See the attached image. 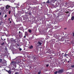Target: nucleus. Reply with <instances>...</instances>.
Segmentation results:
<instances>
[{"label":"nucleus","instance_id":"aec40b11","mask_svg":"<svg viewBox=\"0 0 74 74\" xmlns=\"http://www.w3.org/2000/svg\"><path fill=\"white\" fill-rule=\"evenodd\" d=\"M71 67H72L73 68H74V65L71 66Z\"/></svg>","mask_w":74,"mask_h":74},{"label":"nucleus","instance_id":"9d476101","mask_svg":"<svg viewBox=\"0 0 74 74\" xmlns=\"http://www.w3.org/2000/svg\"><path fill=\"white\" fill-rule=\"evenodd\" d=\"M74 16H73L71 18V19L72 21H73V20H74Z\"/></svg>","mask_w":74,"mask_h":74},{"label":"nucleus","instance_id":"ddd939ff","mask_svg":"<svg viewBox=\"0 0 74 74\" xmlns=\"http://www.w3.org/2000/svg\"><path fill=\"white\" fill-rule=\"evenodd\" d=\"M41 74V71H40L38 72V74Z\"/></svg>","mask_w":74,"mask_h":74},{"label":"nucleus","instance_id":"79ce46f5","mask_svg":"<svg viewBox=\"0 0 74 74\" xmlns=\"http://www.w3.org/2000/svg\"><path fill=\"white\" fill-rule=\"evenodd\" d=\"M6 0L7 1V0Z\"/></svg>","mask_w":74,"mask_h":74},{"label":"nucleus","instance_id":"7c9ffc66","mask_svg":"<svg viewBox=\"0 0 74 74\" xmlns=\"http://www.w3.org/2000/svg\"><path fill=\"white\" fill-rule=\"evenodd\" d=\"M69 12H66V13H69Z\"/></svg>","mask_w":74,"mask_h":74},{"label":"nucleus","instance_id":"6e6552de","mask_svg":"<svg viewBox=\"0 0 74 74\" xmlns=\"http://www.w3.org/2000/svg\"><path fill=\"white\" fill-rule=\"evenodd\" d=\"M1 10H4V7H1Z\"/></svg>","mask_w":74,"mask_h":74},{"label":"nucleus","instance_id":"4468645a","mask_svg":"<svg viewBox=\"0 0 74 74\" xmlns=\"http://www.w3.org/2000/svg\"><path fill=\"white\" fill-rule=\"evenodd\" d=\"M4 44V42H3V43L1 44V45H3Z\"/></svg>","mask_w":74,"mask_h":74},{"label":"nucleus","instance_id":"dca6fc26","mask_svg":"<svg viewBox=\"0 0 74 74\" xmlns=\"http://www.w3.org/2000/svg\"><path fill=\"white\" fill-rule=\"evenodd\" d=\"M15 74H19V73H18V72H16V73H15Z\"/></svg>","mask_w":74,"mask_h":74},{"label":"nucleus","instance_id":"412c9836","mask_svg":"<svg viewBox=\"0 0 74 74\" xmlns=\"http://www.w3.org/2000/svg\"><path fill=\"white\" fill-rule=\"evenodd\" d=\"M49 66V64H48L46 65V67H48Z\"/></svg>","mask_w":74,"mask_h":74},{"label":"nucleus","instance_id":"4c0bfd02","mask_svg":"<svg viewBox=\"0 0 74 74\" xmlns=\"http://www.w3.org/2000/svg\"><path fill=\"white\" fill-rule=\"evenodd\" d=\"M10 23H11V21H10Z\"/></svg>","mask_w":74,"mask_h":74},{"label":"nucleus","instance_id":"5701e85b","mask_svg":"<svg viewBox=\"0 0 74 74\" xmlns=\"http://www.w3.org/2000/svg\"><path fill=\"white\" fill-rule=\"evenodd\" d=\"M5 51H7V48H5Z\"/></svg>","mask_w":74,"mask_h":74},{"label":"nucleus","instance_id":"20e7f679","mask_svg":"<svg viewBox=\"0 0 74 74\" xmlns=\"http://www.w3.org/2000/svg\"><path fill=\"white\" fill-rule=\"evenodd\" d=\"M33 58H34L33 60L35 61V62H36L37 60V58H36L33 57Z\"/></svg>","mask_w":74,"mask_h":74},{"label":"nucleus","instance_id":"2f4dec72","mask_svg":"<svg viewBox=\"0 0 74 74\" xmlns=\"http://www.w3.org/2000/svg\"><path fill=\"white\" fill-rule=\"evenodd\" d=\"M24 38H26V36H24Z\"/></svg>","mask_w":74,"mask_h":74},{"label":"nucleus","instance_id":"7ed1b4c3","mask_svg":"<svg viewBox=\"0 0 74 74\" xmlns=\"http://www.w3.org/2000/svg\"><path fill=\"white\" fill-rule=\"evenodd\" d=\"M7 71L9 74H11V70H9V71Z\"/></svg>","mask_w":74,"mask_h":74},{"label":"nucleus","instance_id":"6ab92c4d","mask_svg":"<svg viewBox=\"0 0 74 74\" xmlns=\"http://www.w3.org/2000/svg\"><path fill=\"white\" fill-rule=\"evenodd\" d=\"M58 71H56V72H55V73H55V74H57V73H58Z\"/></svg>","mask_w":74,"mask_h":74},{"label":"nucleus","instance_id":"a211bd4d","mask_svg":"<svg viewBox=\"0 0 74 74\" xmlns=\"http://www.w3.org/2000/svg\"><path fill=\"white\" fill-rule=\"evenodd\" d=\"M47 3H49V1L48 0L47 2Z\"/></svg>","mask_w":74,"mask_h":74},{"label":"nucleus","instance_id":"0eeeda50","mask_svg":"<svg viewBox=\"0 0 74 74\" xmlns=\"http://www.w3.org/2000/svg\"><path fill=\"white\" fill-rule=\"evenodd\" d=\"M51 55L53 56H54L55 55V54L54 53H52Z\"/></svg>","mask_w":74,"mask_h":74},{"label":"nucleus","instance_id":"f03ea898","mask_svg":"<svg viewBox=\"0 0 74 74\" xmlns=\"http://www.w3.org/2000/svg\"><path fill=\"white\" fill-rule=\"evenodd\" d=\"M63 71V69L60 70L59 71H58V73H62Z\"/></svg>","mask_w":74,"mask_h":74},{"label":"nucleus","instance_id":"f257e3e1","mask_svg":"<svg viewBox=\"0 0 74 74\" xmlns=\"http://www.w3.org/2000/svg\"><path fill=\"white\" fill-rule=\"evenodd\" d=\"M7 62H6V61L5 60H4L3 62V64L4 65V66H6V65H7Z\"/></svg>","mask_w":74,"mask_h":74},{"label":"nucleus","instance_id":"f8f14e48","mask_svg":"<svg viewBox=\"0 0 74 74\" xmlns=\"http://www.w3.org/2000/svg\"><path fill=\"white\" fill-rule=\"evenodd\" d=\"M28 32H29V33H31L32 32V30H31L30 29H29L28 30Z\"/></svg>","mask_w":74,"mask_h":74},{"label":"nucleus","instance_id":"bb28decb","mask_svg":"<svg viewBox=\"0 0 74 74\" xmlns=\"http://www.w3.org/2000/svg\"><path fill=\"white\" fill-rule=\"evenodd\" d=\"M73 36L74 37V32L73 33Z\"/></svg>","mask_w":74,"mask_h":74},{"label":"nucleus","instance_id":"b1692460","mask_svg":"<svg viewBox=\"0 0 74 74\" xmlns=\"http://www.w3.org/2000/svg\"><path fill=\"white\" fill-rule=\"evenodd\" d=\"M4 17L5 18H6V17H7V14L5 15V16Z\"/></svg>","mask_w":74,"mask_h":74},{"label":"nucleus","instance_id":"393cba45","mask_svg":"<svg viewBox=\"0 0 74 74\" xmlns=\"http://www.w3.org/2000/svg\"><path fill=\"white\" fill-rule=\"evenodd\" d=\"M19 50H20V51H22V49H21V48H20V49H19Z\"/></svg>","mask_w":74,"mask_h":74},{"label":"nucleus","instance_id":"4be33fe9","mask_svg":"<svg viewBox=\"0 0 74 74\" xmlns=\"http://www.w3.org/2000/svg\"><path fill=\"white\" fill-rule=\"evenodd\" d=\"M11 13V11L10 10L9 12V14H10V13Z\"/></svg>","mask_w":74,"mask_h":74},{"label":"nucleus","instance_id":"37998d69","mask_svg":"<svg viewBox=\"0 0 74 74\" xmlns=\"http://www.w3.org/2000/svg\"><path fill=\"white\" fill-rule=\"evenodd\" d=\"M29 43H30V42H29Z\"/></svg>","mask_w":74,"mask_h":74},{"label":"nucleus","instance_id":"cd10ccee","mask_svg":"<svg viewBox=\"0 0 74 74\" xmlns=\"http://www.w3.org/2000/svg\"><path fill=\"white\" fill-rule=\"evenodd\" d=\"M41 50H42V49L41 48L40 49V51H41Z\"/></svg>","mask_w":74,"mask_h":74},{"label":"nucleus","instance_id":"f704fd0d","mask_svg":"<svg viewBox=\"0 0 74 74\" xmlns=\"http://www.w3.org/2000/svg\"><path fill=\"white\" fill-rule=\"evenodd\" d=\"M29 15H31V13H29Z\"/></svg>","mask_w":74,"mask_h":74},{"label":"nucleus","instance_id":"9b49d317","mask_svg":"<svg viewBox=\"0 0 74 74\" xmlns=\"http://www.w3.org/2000/svg\"><path fill=\"white\" fill-rule=\"evenodd\" d=\"M38 44H39V45H41L42 44L40 42H38Z\"/></svg>","mask_w":74,"mask_h":74},{"label":"nucleus","instance_id":"2eb2a0df","mask_svg":"<svg viewBox=\"0 0 74 74\" xmlns=\"http://www.w3.org/2000/svg\"><path fill=\"white\" fill-rule=\"evenodd\" d=\"M67 55H68V54H65L64 55V56H66Z\"/></svg>","mask_w":74,"mask_h":74},{"label":"nucleus","instance_id":"c756f323","mask_svg":"<svg viewBox=\"0 0 74 74\" xmlns=\"http://www.w3.org/2000/svg\"><path fill=\"white\" fill-rule=\"evenodd\" d=\"M1 15V13L0 12V15Z\"/></svg>","mask_w":74,"mask_h":74},{"label":"nucleus","instance_id":"c9c22d12","mask_svg":"<svg viewBox=\"0 0 74 74\" xmlns=\"http://www.w3.org/2000/svg\"><path fill=\"white\" fill-rule=\"evenodd\" d=\"M20 33H21V32H20V31H19V34H20Z\"/></svg>","mask_w":74,"mask_h":74},{"label":"nucleus","instance_id":"a878e982","mask_svg":"<svg viewBox=\"0 0 74 74\" xmlns=\"http://www.w3.org/2000/svg\"><path fill=\"white\" fill-rule=\"evenodd\" d=\"M27 34L26 32H25V35H26V34Z\"/></svg>","mask_w":74,"mask_h":74},{"label":"nucleus","instance_id":"473e14b6","mask_svg":"<svg viewBox=\"0 0 74 74\" xmlns=\"http://www.w3.org/2000/svg\"><path fill=\"white\" fill-rule=\"evenodd\" d=\"M66 62V60H65V61H64V62Z\"/></svg>","mask_w":74,"mask_h":74},{"label":"nucleus","instance_id":"ea45409f","mask_svg":"<svg viewBox=\"0 0 74 74\" xmlns=\"http://www.w3.org/2000/svg\"><path fill=\"white\" fill-rule=\"evenodd\" d=\"M43 3H44H44H45V2H44Z\"/></svg>","mask_w":74,"mask_h":74},{"label":"nucleus","instance_id":"39448f33","mask_svg":"<svg viewBox=\"0 0 74 74\" xmlns=\"http://www.w3.org/2000/svg\"><path fill=\"white\" fill-rule=\"evenodd\" d=\"M8 8H9V7H10V6L8 5H7L6 6V9H8Z\"/></svg>","mask_w":74,"mask_h":74},{"label":"nucleus","instance_id":"1a4fd4ad","mask_svg":"<svg viewBox=\"0 0 74 74\" xmlns=\"http://www.w3.org/2000/svg\"><path fill=\"white\" fill-rule=\"evenodd\" d=\"M29 48H30V49H32V48H33V46H31L30 47H29Z\"/></svg>","mask_w":74,"mask_h":74},{"label":"nucleus","instance_id":"c85d7f7f","mask_svg":"<svg viewBox=\"0 0 74 74\" xmlns=\"http://www.w3.org/2000/svg\"><path fill=\"white\" fill-rule=\"evenodd\" d=\"M59 56H61V54L60 53L59 54Z\"/></svg>","mask_w":74,"mask_h":74},{"label":"nucleus","instance_id":"58836bf2","mask_svg":"<svg viewBox=\"0 0 74 74\" xmlns=\"http://www.w3.org/2000/svg\"><path fill=\"white\" fill-rule=\"evenodd\" d=\"M9 21H10V18H9Z\"/></svg>","mask_w":74,"mask_h":74},{"label":"nucleus","instance_id":"72a5a7b5","mask_svg":"<svg viewBox=\"0 0 74 74\" xmlns=\"http://www.w3.org/2000/svg\"><path fill=\"white\" fill-rule=\"evenodd\" d=\"M69 62H70V61H68V63H69Z\"/></svg>","mask_w":74,"mask_h":74},{"label":"nucleus","instance_id":"e433bc0d","mask_svg":"<svg viewBox=\"0 0 74 74\" xmlns=\"http://www.w3.org/2000/svg\"><path fill=\"white\" fill-rule=\"evenodd\" d=\"M63 54H64V53H62V55H63Z\"/></svg>","mask_w":74,"mask_h":74},{"label":"nucleus","instance_id":"f3484780","mask_svg":"<svg viewBox=\"0 0 74 74\" xmlns=\"http://www.w3.org/2000/svg\"><path fill=\"white\" fill-rule=\"evenodd\" d=\"M2 59H0V62H2Z\"/></svg>","mask_w":74,"mask_h":74},{"label":"nucleus","instance_id":"423d86ee","mask_svg":"<svg viewBox=\"0 0 74 74\" xmlns=\"http://www.w3.org/2000/svg\"><path fill=\"white\" fill-rule=\"evenodd\" d=\"M15 64V62L14 61L10 63L11 65H13V64Z\"/></svg>","mask_w":74,"mask_h":74},{"label":"nucleus","instance_id":"a19ab883","mask_svg":"<svg viewBox=\"0 0 74 74\" xmlns=\"http://www.w3.org/2000/svg\"><path fill=\"white\" fill-rule=\"evenodd\" d=\"M4 40H5V39H4Z\"/></svg>","mask_w":74,"mask_h":74}]
</instances>
